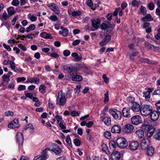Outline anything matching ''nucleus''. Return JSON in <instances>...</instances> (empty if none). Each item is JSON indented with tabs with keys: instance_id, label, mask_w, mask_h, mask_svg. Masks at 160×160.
<instances>
[{
	"instance_id": "nucleus-1",
	"label": "nucleus",
	"mask_w": 160,
	"mask_h": 160,
	"mask_svg": "<svg viewBox=\"0 0 160 160\" xmlns=\"http://www.w3.org/2000/svg\"><path fill=\"white\" fill-rule=\"evenodd\" d=\"M63 71H67L72 77V81L79 82L82 80V78L81 76L77 74V68L70 65H63L61 67Z\"/></svg>"
},
{
	"instance_id": "nucleus-2",
	"label": "nucleus",
	"mask_w": 160,
	"mask_h": 160,
	"mask_svg": "<svg viewBox=\"0 0 160 160\" xmlns=\"http://www.w3.org/2000/svg\"><path fill=\"white\" fill-rule=\"evenodd\" d=\"M141 128L147 132V135L148 138H150L153 135L155 130V128L151 125L150 121L149 120L144 121Z\"/></svg>"
},
{
	"instance_id": "nucleus-3",
	"label": "nucleus",
	"mask_w": 160,
	"mask_h": 160,
	"mask_svg": "<svg viewBox=\"0 0 160 160\" xmlns=\"http://www.w3.org/2000/svg\"><path fill=\"white\" fill-rule=\"evenodd\" d=\"M152 111V108L151 105L146 104L141 106L140 112L142 115L147 116L149 115Z\"/></svg>"
},
{
	"instance_id": "nucleus-4",
	"label": "nucleus",
	"mask_w": 160,
	"mask_h": 160,
	"mask_svg": "<svg viewBox=\"0 0 160 160\" xmlns=\"http://www.w3.org/2000/svg\"><path fill=\"white\" fill-rule=\"evenodd\" d=\"M66 100L65 94L60 91L58 93L56 104L60 106H63L66 103Z\"/></svg>"
},
{
	"instance_id": "nucleus-5",
	"label": "nucleus",
	"mask_w": 160,
	"mask_h": 160,
	"mask_svg": "<svg viewBox=\"0 0 160 160\" xmlns=\"http://www.w3.org/2000/svg\"><path fill=\"white\" fill-rule=\"evenodd\" d=\"M109 112L110 115L113 118L116 120H119L122 118V113L120 111L114 108L110 109Z\"/></svg>"
},
{
	"instance_id": "nucleus-6",
	"label": "nucleus",
	"mask_w": 160,
	"mask_h": 160,
	"mask_svg": "<svg viewBox=\"0 0 160 160\" xmlns=\"http://www.w3.org/2000/svg\"><path fill=\"white\" fill-rule=\"evenodd\" d=\"M117 144L118 147L122 149L125 148L128 145L127 141L123 137H120L117 139Z\"/></svg>"
},
{
	"instance_id": "nucleus-7",
	"label": "nucleus",
	"mask_w": 160,
	"mask_h": 160,
	"mask_svg": "<svg viewBox=\"0 0 160 160\" xmlns=\"http://www.w3.org/2000/svg\"><path fill=\"white\" fill-rule=\"evenodd\" d=\"M92 26L94 28H91L90 30L92 31H93L95 30H97L99 28L100 24L101 22L100 20L98 19H94L91 21Z\"/></svg>"
},
{
	"instance_id": "nucleus-8",
	"label": "nucleus",
	"mask_w": 160,
	"mask_h": 160,
	"mask_svg": "<svg viewBox=\"0 0 160 160\" xmlns=\"http://www.w3.org/2000/svg\"><path fill=\"white\" fill-rule=\"evenodd\" d=\"M16 142L19 148L21 147L23 144V137L22 132H18L16 137Z\"/></svg>"
},
{
	"instance_id": "nucleus-9",
	"label": "nucleus",
	"mask_w": 160,
	"mask_h": 160,
	"mask_svg": "<svg viewBox=\"0 0 160 160\" xmlns=\"http://www.w3.org/2000/svg\"><path fill=\"white\" fill-rule=\"evenodd\" d=\"M132 123L135 125H138L142 122L141 117L139 115L134 116L131 118Z\"/></svg>"
},
{
	"instance_id": "nucleus-10",
	"label": "nucleus",
	"mask_w": 160,
	"mask_h": 160,
	"mask_svg": "<svg viewBox=\"0 0 160 160\" xmlns=\"http://www.w3.org/2000/svg\"><path fill=\"white\" fill-rule=\"evenodd\" d=\"M150 141L147 138H143L141 140V148L142 150L147 149L150 144Z\"/></svg>"
},
{
	"instance_id": "nucleus-11",
	"label": "nucleus",
	"mask_w": 160,
	"mask_h": 160,
	"mask_svg": "<svg viewBox=\"0 0 160 160\" xmlns=\"http://www.w3.org/2000/svg\"><path fill=\"white\" fill-rule=\"evenodd\" d=\"M48 7L56 14L58 15L60 14V10L55 3H50L49 4Z\"/></svg>"
},
{
	"instance_id": "nucleus-12",
	"label": "nucleus",
	"mask_w": 160,
	"mask_h": 160,
	"mask_svg": "<svg viewBox=\"0 0 160 160\" xmlns=\"http://www.w3.org/2000/svg\"><path fill=\"white\" fill-rule=\"evenodd\" d=\"M51 150L56 155H60L62 152L61 148L57 144L55 143L52 145V147Z\"/></svg>"
},
{
	"instance_id": "nucleus-13",
	"label": "nucleus",
	"mask_w": 160,
	"mask_h": 160,
	"mask_svg": "<svg viewBox=\"0 0 160 160\" xmlns=\"http://www.w3.org/2000/svg\"><path fill=\"white\" fill-rule=\"evenodd\" d=\"M20 126L18 119L17 118H15L8 125V127L11 128H18Z\"/></svg>"
},
{
	"instance_id": "nucleus-14",
	"label": "nucleus",
	"mask_w": 160,
	"mask_h": 160,
	"mask_svg": "<svg viewBox=\"0 0 160 160\" xmlns=\"http://www.w3.org/2000/svg\"><path fill=\"white\" fill-rule=\"evenodd\" d=\"M150 114V118L153 121H157L159 118V114L157 110L152 111Z\"/></svg>"
},
{
	"instance_id": "nucleus-15",
	"label": "nucleus",
	"mask_w": 160,
	"mask_h": 160,
	"mask_svg": "<svg viewBox=\"0 0 160 160\" xmlns=\"http://www.w3.org/2000/svg\"><path fill=\"white\" fill-rule=\"evenodd\" d=\"M139 144L136 141H132L131 142L129 145V147L130 150L134 151L136 150L138 147Z\"/></svg>"
},
{
	"instance_id": "nucleus-16",
	"label": "nucleus",
	"mask_w": 160,
	"mask_h": 160,
	"mask_svg": "<svg viewBox=\"0 0 160 160\" xmlns=\"http://www.w3.org/2000/svg\"><path fill=\"white\" fill-rule=\"evenodd\" d=\"M134 128L133 126L130 124H127L125 125L124 131L127 133H130L133 132Z\"/></svg>"
},
{
	"instance_id": "nucleus-17",
	"label": "nucleus",
	"mask_w": 160,
	"mask_h": 160,
	"mask_svg": "<svg viewBox=\"0 0 160 160\" xmlns=\"http://www.w3.org/2000/svg\"><path fill=\"white\" fill-rule=\"evenodd\" d=\"M50 150L49 148H46L44 149L42 152V155H39V158L41 160H45L48 157V155L47 154V151Z\"/></svg>"
},
{
	"instance_id": "nucleus-18",
	"label": "nucleus",
	"mask_w": 160,
	"mask_h": 160,
	"mask_svg": "<svg viewBox=\"0 0 160 160\" xmlns=\"http://www.w3.org/2000/svg\"><path fill=\"white\" fill-rule=\"evenodd\" d=\"M130 110L129 108L125 107L123 108L122 110V113L123 116L125 117L129 118L131 117V115L130 112Z\"/></svg>"
},
{
	"instance_id": "nucleus-19",
	"label": "nucleus",
	"mask_w": 160,
	"mask_h": 160,
	"mask_svg": "<svg viewBox=\"0 0 160 160\" xmlns=\"http://www.w3.org/2000/svg\"><path fill=\"white\" fill-rule=\"evenodd\" d=\"M121 131L120 125H113L111 129V131L113 133H119Z\"/></svg>"
},
{
	"instance_id": "nucleus-20",
	"label": "nucleus",
	"mask_w": 160,
	"mask_h": 160,
	"mask_svg": "<svg viewBox=\"0 0 160 160\" xmlns=\"http://www.w3.org/2000/svg\"><path fill=\"white\" fill-rule=\"evenodd\" d=\"M112 157L114 160H119L121 158V155L119 152L115 151L112 153Z\"/></svg>"
},
{
	"instance_id": "nucleus-21",
	"label": "nucleus",
	"mask_w": 160,
	"mask_h": 160,
	"mask_svg": "<svg viewBox=\"0 0 160 160\" xmlns=\"http://www.w3.org/2000/svg\"><path fill=\"white\" fill-rule=\"evenodd\" d=\"M40 79L39 78H36L35 77L28 78L26 81L25 83H28L29 82L31 83H34L36 84L39 83Z\"/></svg>"
},
{
	"instance_id": "nucleus-22",
	"label": "nucleus",
	"mask_w": 160,
	"mask_h": 160,
	"mask_svg": "<svg viewBox=\"0 0 160 160\" xmlns=\"http://www.w3.org/2000/svg\"><path fill=\"white\" fill-rule=\"evenodd\" d=\"M71 56L74 58L73 61L74 62H78L82 58L81 55H79L77 53L75 52L72 53H71Z\"/></svg>"
},
{
	"instance_id": "nucleus-23",
	"label": "nucleus",
	"mask_w": 160,
	"mask_h": 160,
	"mask_svg": "<svg viewBox=\"0 0 160 160\" xmlns=\"http://www.w3.org/2000/svg\"><path fill=\"white\" fill-rule=\"evenodd\" d=\"M132 105H133L132 106V109L133 111L137 112L140 111L141 108L139 104L135 102Z\"/></svg>"
},
{
	"instance_id": "nucleus-24",
	"label": "nucleus",
	"mask_w": 160,
	"mask_h": 160,
	"mask_svg": "<svg viewBox=\"0 0 160 160\" xmlns=\"http://www.w3.org/2000/svg\"><path fill=\"white\" fill-rule=\"evenodd\" d=\"M104 124L107 125H109L111 124V119L109 117H104L102 120Z\"/></svg>"
},
{
	"instance_id": "nucleus-25",
	"label": "nucleus",
	"mask_w": 160,
	"mask_h": 160,
	"mask_svg": "<svg viewBox=\"0 0 160 160\" xmlns=\"http://www.w3.org/2000/svg\"><path fill=\"white\" fill-rule=\"evenodd\" d=\"M40 35L41 37L46 39H52V36L49 34L46 33V32H43L40 33Z\"/></svg>"
},
{
	"instance_id": "nucleus-26",
	"label": "nucleus",
	"mask_w": 160,
	"mask_h": 160,
	"mask_svg": "<svg viewBox=\"0 0 160 160\" xmlns=\"http://www.w3.org/2000/svg\"><path fill=\"white\" fill-rule=\"evenodd\" d=\"M135 133L139 138H142L144 136V132L143 130L141 129L138 130L136 131Z\"/></svg>"
},
{
	"instance_id": "nucleus-27",
	"label": "nucleus",
	"mask_w": 160,
	"mask_h": 160,
	"mask_svg": "<svg viewBox=\"0 0 160 160\" xmlns=\"http://www.w3.org/2000/svg\"><path fill=\"white\" fill-rule=\"evenodd\" d=\"M101 149L103 152H105L107 154H108L109 152L108 147L106 144L104 143L102 144L101 146Z\"/></svg>"
},
{
	"instance_id": "nucleus-28",
	"label": "nucleus",
	"mask_w": 160,
	"mask_h": 160,
	"mask_svg": "<svg viewBox=\"0 0 160 160\" xmlns=\"http://www.w3.org/2000/svg\"><path fill=\"white\" fill-rule=\"evenodd\" d=\"M110 148L112 151H114L116 148V144L115 141H111L109 143Z\"/></svg>"
},
{
	"instance_id": "nucleus-29",
	"label": "nucleus",
	"mask_w": 160,
	"mask_h": 160,
	"mask_svg": "<svg viewBox=\"0 0 160 160\" xmlns=\"http://www.w3.org/2000/svg\"><path fill=\"white\" fill-rule=\"evenodd\" d=\"M145 19L149 20V21H152L153 20V19L150 14H148L145 16L142 17L141 20L144 22L145 21Z\"/></svg>"
},
{
	"instance_id": "nucleus-30",
	"label": "nucleus",
	"mask_w": 160,
	"mask_h": 160,
	"mask_svg": "<svg viewBox=\"0 0 160 160\" xmlns=\"http://www.w3.org/2000/svg\"><path fill=\"white\" fill-rule=\"evenodd\" d=\"M154 152V148L152 147H149L148 148L147 154L148 156H152Z\"/></svg>"
},
{
	"instance_id": "nucleus-31",
	"label": "nucleus",
	"mask_w": 160,
	"mask_h": 160,
	"mask_svg": "<svg viewBox=\"0 0 160 160\" xmlns=\"http://www.w3.org/2000/svg\"><path fill=\"white\" fill-rule=\"evenodd\" d=\"M143 97H144L146 100L149 101L151 97V94L149 93V92H148L147 91H145L143 92Z\"/></svg>"
},
{
	"instance_id": "nucleus-32",
	"label": "nucleus",
	"mask_w": 160,
	"mask_h": 160,
	"mask_svg": "<svg viewBox=\"0 0 160 160\" xmlns=\"http://www.w3.org/2000/svg\"><path fill=\"white\" fill-rule=\"evenodd\" d=\"M7 11L8 14L10 16L13 15L15 12L14 8L12 7L8 8L7 9Z\"/></svg>"
},
{
	"instance_id": "nucleus-33",
	"label": "nucleus",
	"mask_w": 160,
	"mask_h": 160,
	"mask_svg": "<svg viewBox=\"0 0 160 160\" xmlns=\"http://www.w3.org/2000/svg\"><path fill=\"white\" fill-rule=\"evenodd\" d=\"M36 26L33 24H31L26 29L25 32H28L34 30Z\"/></svg>"
},
{
	"instance_id": "nucleus-34",
	"label": "nucleus",
	"mask_w": 160,
	"mask_h": 160,
	"mask_svg": "<svg viewBox=\"0 0 160 160\" xmlns=\"http://www.w3.org/2000/svg\"><path fill=\"white\" fill-rule=\"evenodd\" d=\"M10 76L9 75H3L2 77L3 81L4 82H8L10 80Z\"/></svg>"
},
{
	"instance_id": "nucleus-35",
	"label": "nucleus",
	"mask_w": 160,
	"mask_h": 160,
	"mask_svg": "<svg viewBox=\"0 0 160 160\" xmlns=\"http://www.w3.org/2000/svg\"><path fill=\"white\" fill-rule=\"evenodd\" d=\"M60 29L62 30V35L63 36L66 37L68 34V30L66 28L61 27Z\"/></svg>"
},
{
	"instance_id": "nucleus-36",
	"label": "nucleus",
	"mask_w": 160,
	"mask_h": 160,
	"mask_svg": "<svg viewBox=\"0 0 160 160\" xmlns=\"http://www.w3.org/2000/svg\"><path fill=\"white\" fill-rule=\"evenodd\" d=\"M153 95L154 98H158L160 99V89L155 90L153 92Z\"/></svg>"
},
{
	"instance_id": "nucleus-37",
	"label": "nucleus",
	"mask_w": 160,
	"mask_h": 160,
	"mask_svg": "<svg viewBox=\"0 0 160 160\" xmlns=\"http://www.w3.org/2000/svg\"><path fill=\"white\" fill-rule=\"evenodd\" d=\"M144 45L148 49L152 50L155 49V46L149 43L145 42L144 43Z\"/></svg>"
},
{
	"instance_id": "nucleus-38",
	"label": "nucleus",
	"mask_w": 160,
	"mask_h": 160,
	"mask_svg": "<svg viewBox=\"0 0 160 160\" xmlns=\"http://www.w3.org/2000/svg\"><path fill=\"white\" fill-rule=\"evenodd\" d=\"M9 18L8 15L6 12H4L2 13V15L0 17V19L1 20H6Z\"/></svg>"
},
{
	"instance_id": "nucleus-39",
	"label": "nucleus",
	"mask_w": 160,
	"mask_h": 160,
	"mask_svg": "<svg viewBox=\"0 0 160 160\" xmlns=\"http://www.w3.org/2000/svg\"><path fill=\"white\" fill-rule=\"evenodd\" d=\"M28 18L32 22H35L37 19V17L34 16L33 14L31 15V14L28 15Z\"/></svg>"
},
{
	"instance_id": "nucleus-40",
	"label": "nucleus",
	"mask_w": 160,
	"mask_h": 160,
	"mask_svg": "<svg viewBox=\"0 0 160 160\" xmlns=\"http://www.w3.org/2000/svg\"><path fill=\"white\" fill-rule=\"evenodd\" d=\"M140 60L142 62L143 61L144 62H146L148 64H154V62H153L152 61L150 60V59L148 58H146L144 59L143 58H142L140 59Z\"/></svg>"
},
{
	"instance_id": "nucleus-41",
	"label": "nucleus",
	"mask_w": 160,
	"mask_h": 160,
	"mask_svg": "<svg viewBox=\"0 0 160 160\" xmlns=\"http://www.w3.org/2000/svg\"><path fill=\"white\" fill-rule=\"evenodd\" d=\"M81 14V12L79 10L75 11L72 12V15L74 17L78 16L80 15Z\"/></svg>"
},
{
	"instance_id": "nucleus-42",
	"label": "nucleus",
	"mask_w": 160,
	"mask_h": 160,
	"mask_svg": "<svg viewBox=\"0 0 160 160\" xmlns=\"http://www.w3.org/2000/svg\"><path fill=\"white\" fill-rule=\"evenodd\" d=\"M140 2L138 1L137 0H133L132 1V3L133 7L138 8L139 7Z\"/></svg>"
},
{
	"instance_id": "nucleus-43",
	"label": "nucleus",
	"mask_w": 160,
	"mask_h": 160,
	"mask_svg": "<svg viewBox=\"0 0 160 160\" xmlns=\"http://www.w3.org/2000/svg\"><path fill=\"white\" fill-rule=\"evenodd\" d=\"M9 64H10V67H11V68L12 70H14V71H15L16 72H17V70L15 69V68L16 67L15 65V64L14 62L13 61H10Z\"/></svg>"
},
{
	"instance_id": "nucleus-44",
	"label": "nucleus",
	"mask_w": 160,
	"mask_h": 160,
	"mask_svg": "<svg viewBox=\"0 0 160 160\" xmlns=\"http://www.w3.org/2000/svg\"><path fill=\"white\" fill-rule=\"evenodd\" d=\"M66 141L67 143L69 146L71 147H72V144L69 136H67L66 137Z\"/></svg>"
},
{
	"instance_id": "nucleus-45",
	"label": "nucleus",
	"mask_w": 160,
	"mask_h": 160,
	"mask_svg": "<svg viewBox=\"0 0 160 160\" xmlns=\"http://www.w3.org/2000/svg\"><path fill=\"white\" fill-rule=\"evenodd\" d=\"M109 100L108 92L107 91L106 93L104 94V102L106 103L108 102Z\"/></svg>"
},
{
	"instance_id": "nucleus-46",
	"label": "nucleus",
	"mask_w": 160,
	"mask_h": 160,
	"mask_svg": "<svg viewBox=\"0 0 160 160\" xmlns=\"http://www.w3.org/2000/svg\"><path fill=\"white\" fill-rule=\"evenodd\" d=\"M39 91L42 93H44L45 92V85H41L39 88Z\"/></svg>"
},
{
	"instance_id": "nucleus-47",
	"label": "nucleus",
	"mask_w": 160,
	"mask_h": 160,
	"mask_svg": "<svg viewBox=\"0 0 160 160\" xmlns=\"http://www.w3.org/2000/svg\"><path fill=\"white\" fill-rule=\"evenodd\" d=\"M143 22L142 24V27L146 29L147 28L151 27L150 26V23L149 22H147L146 21Z\"/></svg>"
},
{
	"instance_id": "nucleus-48",
	"label": "nucleus",
	"mask_w": 160,
	"mask_h": 160,
	"mask_svg": "<svg viewBox=\"0 0 160 160\" xmlns=\"http://www.w3.org/2000/svg\"><path fill=\"white\" fill-rule=\"evenodd\" d=\"M105 137L109 139L111 138V134L110 132L108 131H106L104 133Z\"/></svg>"
},
{
	"instance_id": "nucleus-49",
	"label": "nucleus",
	"mask_w": 160,
	"mask_h": 160,
	"mask_svg": "<svg viewBox=\"0 0 160 160\" xmlns=\"http://www.w3.org/2000/svg\"><path fill=\"white\" fill-rule=\"evenodd\" d=\"M48 19L52 21H56L58 20V18L55 15H52L48 18Z\"/></svg>"
},
{
	"instance_id": "nucleus-50",
	"label": "nucleus",
	"mask_w": 160,
	"mask_h": 160,
	"mask_svg": "<svg viewBox=\"0 0 160 160\" xmlns=\"http://www.w3.org/2000/svg\"><path fill=\"white\" fill-rule=\"evenodd\" d=\"M155 138L157 140H160V130H158L156 134L155 135Z\"/></svg>"
},
{
	"instance_id": "nucleus-51",
	"label": "nucleus",
	"mask_w": 160,
	"mask_h": 160,
	"mask_svg": "<svg viewBox=\"0 0 160 160\" xmlns=\"http://www.w3.org/2000/svg\"><path fill=\"white\" fill-rule=\"evenodd\" d=\"M18 47L21 49H22V51H25L27 50V48L26 46H24L21 43L19 44L18 45Z\"/></svg>"
},
{
	"instance_id": "nucleus-52",
	"label": "nucleus",
	"mask_w": 160,
	"mask_h": 160,
	"mask_svg": "<svg viewBox=\"0 0 160 160\" xmlns=\"http://www.w3.org/2000/svg\"><path fill=\"white\" fill-rule=\"evenodd\" d=\"M34 35L33 34L31 33L28 34L26 35V36H25L24 35H22V37L23 38H27L29 39H32L33 38L34 36Z\"/></svg>"
},
{
	"instance_id": "nucleus-53",
	"label": "nucleus",
	"mask_w": 160,
	"mask_h": 160,
	"mask_svg": "<svg viewBox=\"0 0 160 160\" xmlns=\"http://www.w3.org/2000/svg\"><path fill=\"white\" fill-rule=\"evenodd\" d=\"M59 126L62 129H65L66 128V124L62 122H60L59 124Z\"/></svg>"
},
{
	"instance_id": "nucleus-54",
	"label": "nucleus",
	"mask_w": 160,
	"mask_h": 160,
	"mask_svg": "<svg viewBox=\"0 0 160 160\" xmlns=\"http://www.w3.org/2000/svg\"><path fill=\"white\" fill-rule=\"evenodd\" d=\"M108 42H108V41H106L103 39L102 40V41L101 42H100L99 43V45L101 46H103L106 45Z\"/></svg>"
},
{
	"instance_id": "nucleus-55",
	"label": "nucleus",
	"mask_w": 160,
	"mask_h": 160,
	"mask_svg": "<svg viewBox=\"0 0 160 160\" xmlns=\"http://www.w3.org/2000/svg\"><path fill=\"white\" fill-rule=\"evenodd\" d=\"M73 142L75 145L78 146L80 145V140L78 138H75L73 140Z\"/></svg>"
},
{
	"instance_id": "nucleus-56",
	"label": "nucleus",
	"mask_w": 160,
	"mask_h": 160,
	"mask_svg": "<svg viewBox=\"0 0 160 160\" xmlns=\"http://www.w3.org/2000/svg\"><path fill=\"white\" fill-rule=\"evenodd\" d=\"M155 5L152 2H150L148 6V7L150 10H152L154 9Z\"/></svg>"
},
{
	"instance_id": "nucleus-57",
	"label": "nucleus",
	"mask_w": 160,
	"mask_h": 160,
	"mask_svg": "<svg viewBox=\"0 0 160 160\" xmlns=\"http://www.w3.org/2000/svg\"><path fill=\"white\" fill-rule=\"evenodd\" d=\"M135 98L133 97H129L128 98L127 100L128 101L130 102L132 104H133L135 102H134Z\"/></svg>"
},
{
	"instance_id": "nucleus-58",
	"label": "nucleus",
	"mask_w": 160,
	"mask_h": 160,
	"mask_svg": "<svg viewBox=\"0 0 160 160\" xmlns=\"http://www.w3.org/2000/svg\"><path fill=\"white\" fill-rule=\"evenodd\" d=\"M101 28L102 30H105L108 28V25L106 23H103L101 25Z\"/></svg>"
},
{
	"instance_id": "nucleus-59",
	"label": "nucleus",
	"mask_w": 160,
	"mask_h": 160,
	"mask_svg": "<svg viewBox=\"0 0 160 160\" xmlns=\"http://www.w3.org/2000/svg\"><path fill=\"white\" fill-rule=\"evenodd\" d=\"M12 4L14 6L17 7L19 4V2L18 0H13L12 2Z\"/></svg>"
},
{
	"instance_id": "nucleus-60",
	"label": "nucleus",
	"mask_w": 160,
	"mask_h": 160,
	"mask_svg": "<svg viewBox=\"0 0 160 160\" xmlns=\"http://www.w3.org/2000/svg\"><path fill=\"white\" fill-rule=\"evenodd\" d=\"M70 54V52L69 50H66L63 51V54L65 57L68 56Z\"/></svg>"
},
{
	"instance_id": "nucleus-61",
	"label": "nucleus",
	"mask_w": 160,
	"mask_h": 160,
	"mask_svg": "<svg viewBox=\"0 0 160 160\" xmlns=\"http://www.w3.org/2000/svg\"><path fill=\"white\" fill-rule=\"evenodd\" d=\"M18 91L24 90L26 89V86L25 85H20L18 86Z\"/></svg>"
},
{
	"instance_id": "nucleus-62",
	"label": "nucleus",
	"mask_w": 160,
	"mask_h": 160,
	"mask_svg": "<svg viewBox=\"0 0 160 160\" xmlns=\"http://www.w3.org/2000/svg\"><path fill=\"white\" fill-rule=\"evenodd\" d=\"M102 78L104 80V82L106 83H108L109 82V79L107 78L105 74H103Z\"/></svg>"
},
{
	"instance_id": "nucleus-63",
	"label": "nucleus",
	"mask_w": 160,
	"mask_h": 160,
	"mask_svg": "<svg viewBox=\"0 0 160 160\" xmlns=\"http://www.w3.org/2000/svg\"><path fill=\"white\" fill-rule=\"evenodd\" d=\"M29 128L32 130H33L34 129V128L33 126L31 124H29L26 126L24 129L26 130Z\"/></svg>"
},
{
	"instance_id": "nucleus-64",
	"label": "nucleus",
	"mask_w": 160,
	"mask_h": 160,
	"mask_svg": "<svg viewBox=\"0 0 160 160\" xmlns=\"http://www.w3.org/2000/svg\"><path fill=\"white\" fill-rule=\"evenodd\" d=\"M81 88V85H78L76 86V88L74 90V92L75 93H78L80 91V88Z\"/></svg>"
}]
</instances>
